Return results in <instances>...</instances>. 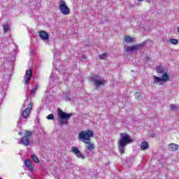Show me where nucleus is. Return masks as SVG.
<instances>
[{
	"instance_id": "obj_31",
	"label": "nucleus",
	"mask_w": 179,
	"mask_h": 179,
	"mask_svg": "<svg viewBox=\"0 0 179 179\" xmlns=\"http://www.w3.org/2000/svg\"><path fill=\"white\" fill-rule=\"evenodd\" d=\"M18 135H20V136L23 135V132L20 131V132L18 133Z\"/></svg>"
},
{
	"instance_id": "obj_22",
	"label": "nucleus",
	"mask_w": 179,
	"mask_h": 179,
	"mask_svg": "<svg viewBox=\"0 0 179 179\" xmlns=\"http://www.w3.org/2000/svg\"><path fill=\"white\" fill-rule=\"evenodd\" d=\"M125 41H126V43H132L134 41V38H132L131 36H126Z\"/></svg>"
},
{
	"instance_id": "obj_25",
	"label": "nucleus",
	"mask_w": 179,
	"mask_h": 179,
	"mask_svg": "<svg viewBox=\"0 0 179 179\" xmlns=\"http://www.w3.org/2000/svg\"><path fill=\"white\" fill-rule=\"evenodd\" d=\"M66 101H71V95L69 94H66L64 97Z\"/></svg>"
},
{
	"instance_id": "obj_18",
	"label": "nucleus",
	"mask_w": 179,
	"mask_h": 179,
	"mask_svg": "<svg viewBox=\"0 0 179 179\" xmlns=\"http://www.w3.org/2000/svg\"><path fill=\"white\" fill-rule=\"evenodd\" d=\"M134 96L137 100H142V94L141 92H135Z\"/></svg>"
},
{
	"instance_id": "obj_6",
	"label": "nucleus",
	"mask_w": 179,
	"mask_h": 179,
	"mask_svg": "<svg viewBox=\"0 0 179 179\" xmlns=\"http://www.w3.org/2000/svg\"><path fill=\"white\" fill-rule=\"evenodd\" d=\"M59 9L62 15H66L71 13V10H69L68 6H66V3L64 1H60L59 3Z\"/></svg>"
},
{
	"instance_id": "obj_19",
	"label": "nucleus",
	"mask_w": 179,
	"mask_h": 179,
	"mask_svg": "<svg viewBox=\"0 0 179 179\" xmlns=\"http://www.w3.org/2000/svg\"><path fill=\"white\" fill-rule=\"evenodd\" d=\"M154 80L155 83H160V82H163L162 78L157 77L156 76H154Z\"/></svg>"
},
{
	"instance_id": "obj_11",
	"label": "nucleus",
	"mask_w": 179,
	"mask_h": 179,
	"mask_svg": "<svg viewBox=\"0 0 179 179\" xmlns=\"http://www.w3.org/2000/svg\"><path fill=\"white\" fill-rule=\"evenodd\" d=\"M39 37L40 38H41V40H43L44 41H47V40L50 38V36L48 35V33H47L45 31H40Z\"/></svg>"
},
{
	"instance_id": "obj_2",
	"label": "nucleus",
	"mask_w": 179,
	"mask_h": 179,
	"mask_svg": "<svg viewBox=\"0 0 179 179\" xmlns=\"http://www.w3.org/2000/svg\"><path fill=\"white\" fill-rule=\"evenodd\" d=\"M120 138L117 142V148L120 155H124L125 153V148L127 145H129V143H132V138H131V136L126 133H120Z\"/></svg>"
},
{
	"instance_id": "obj_13",
	"label": "nucleus",
	"mask_w": 179,
	"mask_h": 179,
	"mask_svg": "<svg viewBox=\"0 0 179 179\" xmlns=\"http://www.w3.org/2000/svg\"><path fill=\"white\" fill-rule=\"evenodd\" d=\"M168 148L169 150H170L171 152H176V150H178L179 146L178 144L171 143L169 145Z\"/></svg>"
},
{
	"instance_id": "obj_23",
	"label": "nucleus",
	"mask_w": 179,
	"mask_h": 179,
	"mask_svg": "<svg viewBox=\"0 0 179 179\" xmlns=\"http://www.w3.org/2000/svg\"><path fill=\"white\" fill-rule=\"evenodd\" d=\"M169 43H171V44L176 45L178 44V41L176 38H171L169 39Z\"/></svg>"
},
{
	"instance_id": "obj_16",
	"label": "nucleus",
	"mask_w": 179,
	"mask_h": 179,
	"mask_svg": "<svg viewBox=\"0 0 179 179\" xmlns=\"http://www.w3.org/2000/svg\"><path fill=\"white\" fill-rule=\"evenodd\" d=\"M141 148L143 150H146L149 148V144L146 141H143L141 144Z\"/></svg>"
},
{
	"instance_id": "obj_28",
	"label": "nucleus",
	"mask_w": 179,
	"mask_h": 179,
	"mask_svg": "<svg viewBox=\"0 0 179 179\" xmlns=\"http://www.w3.org/2000/svg\"><path fill=\"white\" fill-rule=\"evenodd\" d=\"M34 89H36V90H37L38 89V85L36 84L35 87Z\"/></svg>"
},
{
	"instance_id": "obj_3",
	"label": "nucleus",
	"mask_w": 179,
	"mask_h": 179,
	"mask_svg": "<svg viewBox=\"0 0 179 179\" xmlns=\"http://www.w3.org/2000/svg\"><path fill=\"white\" fill-rule=\"evenodd\" d=\"M57 116L58 118H59L57 122L59 125L62 127V125H68V121H69V119L71 117H72V115L71 113H66L61 110V108H58Z\"/></svg>"
},
{
	"instance_id": "obj_10",
	"label": "nucleus",
	"mask_w": 179,
	"mask_h": 179,
	"mask_svg": "<svg viewBox=\"0 0 179 179\" xmlns=\"http://www.w3.org/2000/svg\"><path fill=\"white\" fill-rule=\"evenodd\" d=\"M141 47H142L141 44L132 45V46H127V52H134V51H138V50H139V48H141Z\"/></svg>"
},
{
	"instance_id": "obj_15",
	"label": "nucleus",
	"mask_w": 179,
	"mask_h": 179,
	"mask_svg": "<svg viewBox=\"0 0 179 179\" xmlns=\"http://www.w3.org/2000/svg\"><path fill=\"white\" fill-rule=\"evenodd\" d=\"M3 33H6L10 30V26H9V23H6L3 25Z\"/></svg>"
},
{
	"instance_id": "obj_30",
	"label": "nucleus",
	"mask_w": 179,
	"mask_h": 179,
	"mask_svg": "<svg viewBox=\"0 0 179 179\" xmlns=\"http://www.w3.org/2000/svg\"><path fill=\"white\" fill-rule=\"evenodd\" d=\"M22 107V108H26V104L23 103Z\"/></svg>"
},
{
	"instance_id": "obj_4",
	"label": "nucleus",
	"mask_w": 179,
	"mask_h": 179,
	"mask_svg": "<svg viewBox=\"0 0 179 179\" xmlns=\"http://www.w3.org/2000/svg\"><path fill=\"white\" fill-rule=\"evenodd\" d=\"M91 82H92L96 89H99V87H101V86H104L107 83L106 80L103 79V78L97 75L91 76Z\"/></svg>"
},
{
	"instance_id": "obj_21",
	"label": "nucleus",
	"mask_w": 179,
	"mask_h": 179,
	"mask_svg": "<svg viewBox=\"0 0 179 179\" xmlns=\"http://www.w3.org/2000/svg\"><path fill=\"white\" fill-rule=\"evenodd\" d=\"M31 159L35 163H40V160L38 159V157H37V156L32 155Z\"/></svg>"
},
{
	"instance_id": "obj_33",
	"label": "nucleus",
	"mask_w": 179,
	"mask_h": 179,
	"mask_svg": "<svg viewBox=\"0 0 179 179\" xmlns=\"http://www.w3.org/2000/svg\"><path fill=\"white\" fill-rule=\"evenodd\" d=\"M137 1H139L140 2H142V1H143V0H137Z\"/></svg>"
},
{
	"instance_id": "obj_29",
	"label": "nucleus",
	"mask_w": 179,
	"mask_h": 179,
	"mask_svg": "<svg viewBox=\"0 0 179 179\" xmlns=\"http://www.w3.org/2000/svg\"><path fill=\"white\" fill-rule=\"evenodd\" d=\"M30 54H31V55H34V51L31 50V51H30Z\"/></svg>"
},
{
	"instance_id": "obj_26",
	"label": "nucleus",
	"mask_w": 179,
	"mask_h": 179,
	"mask_svg": "<svg viewBox=\"0 0 179 179\" xmlns=\"http://www.w3.org/2000/svg\"><path fill=\"white\" fill-rule=\"evenodd\" d=\"M47 120H54V114L51 113L46 117Z\"/></svg>"
},
{
	"instance_id": "obj_9",
	"label": "nucleus",
	"mask_w": 179,
	"mask_h": 179,
	"mask_svg": "<svg viewBox=\"0 0 179 179\" xmlns=\"http://www.w3.org/2000/svg\"><path fill=\"white\" fill-rule=\"evenodd\" d=\"M32 75H33V71H31V70L27 71L25 76H24V83H25V85L29 84V82H30V79H31Z\"/></svg>"
},
{
	"instance_id": "obj_32",
	"label": "nucleus",
	"mask_w": 179,
	"mask_h": 179,
	"mask_svg": "<svg viewBox=\"0 0 179 179\" xmlns=\"http://www.w3.org/2000/svg\"><path fill=\"white\" fill-rule=\"evenodd\" d=\"M83 59H86V57L85 56H82Z\"/></svg>"
},
{
	"instance_id": "obj_17",
	"label": "nucleus",
	"mask_w": 179,
	"mask_h": 179,
	"mask_svg": "<svg viewBox=\"0 0 179 179\" xmlns=\"http://www.w3.org/2000/svg\"><path fill=\"white\" fill-rule=\"evenodd\" d=\"M24 164L25 166L28 167V169H33V166L31 165V161H30V159H25Z\"/></svg>"
},
{
	"instance_id": "obj_24",
	"label": "nucleus",
	"mask_w": 179,
	"mask_h": 179,
	"mask_svg": "<svg viewBox=\"0 0 179 179\" xmlns=\"http://www.w3.org/2000/svg\"><path fill=\"white\" fill-rule=\"evenodd\" d=\"M99 59H106L107 58V53H103L99 55Z\"/></svg>"
},
{
	"instance_id": "obj_12",
	"label": "nucleus",
	"mask_w": 179,
	"mask_h": 179,
	"mask_svg": "<svg viewBox=\"0 0 179 179\" xmlns=\"http://www.w3.org/2000/svg\"><path fill=\"white\" fill-rule=\"evenodd\" d=\"M155 71L157 73H161V75H163V73H166L168 71L167 70H166V68L161 66H157L155 68Z\"/></svg>"
},
{
	"instance_id": "obj_27",
	"label": "nucleus",
	"mask_w": 179,
	"mask_h": 179,
	"mask_svg": "<svg viewBox=\"0 0 179 179\" xmlns=\"http://www.w3.org/2000/svg\"><path fill=\"white\" fill-rule=\"evenodd\" d=\"M36 92H37V90L35 88H33L32 90L31 91V94H35Z\"/></svg>"
},
{
	"instance_id": "obj_14",
	"label": "nucleus",
	"mask_w": 179,
	"mask_h": 179,
	"mask_svg": "<svg viewBox=\"0 0 179 179\" xmlns=\"http://www.w3.org/2000/svg\"><path fill=\"white\" fill-rule=\"evenodd\" d=\"M162 82H169L170 80V76H169V71H166V73H164L161 78Z\"/></svg>"
},
{
	"instance_id": "obj_5",
	"label": "nucleus",
	"mask_w": 179,
	"mask_h": 179,
	"mask_svg": "<svg viewBox=\"0 0 179 179\" xmlns=\"http://www.w3.org/2000/svg\"><path fill=\"white\" fill-rule=\"evenodd\" d=\"M31 135H33V131L27 130L24 136L20 141V145H23V146H29V145H30V138H31Z\"/></svg>"
},
{
	"instance_id": "obj_34",
	"label": "nucleus",
	"mask_w": 179,
	"mask_h": 179,
	"mask_svg": "<svg viewBox=\"0 0 179 179\" xmlns=\"http://www.w3.org/2000/svg\"><path fill=\"white\" fill-rule=\"evenodd\" d=\"M4 41H6V38H5Z\"/></svg>"
},
{
	"instance_id": "obj_1",
	"label": "nucleus",
	"mask_w": 179,
	"mask_h": 179,
	"mask_svg": "<svg viewBox=\"0 0 179 179\" xmlns=\"http://www.w3.org/2000/svg\"><path fill=\"white\" fill-rule=\"evenodd\" d=\"M92 136H93V131L92 130L81 131L78 134V140L86 145L85 153H86L87 156H89L90 153H93L94 150V144L90 142V138H92Z\"/></svg>"
},
{
	"instance_id": "obj_8",
	"label": "nucleus",
	"mask_w": 179,
	"mask_h": 179,
	"mask_svg": "<svg viewBox=\"0 0 179 179\" xmlns=\"http://www.w3.org/2000/svg\"><path fill=\"white\" fill-rule=\"evenodd\" d=\"M71 153H73L78 159H82L83 160L86 159V156L77 147H71Z\"/></svg>"
},
{
	"instance_id": "obj_7",
	"label": "nucleus",
	"mask_w": 179,
	"mask_h": 179,
	"mask_svg": "<svg viewBox=\"0 0 179 179\" xmlns=\"http://www.w3.org/2000/svg\"><path fill=\"white\" fill-rule=\"evenodd\" d=\"M31 108H33V103H30L27 108H25L22 113V118H24L25 120H27V117L30 116V114L31 113Z\"/></svg>"
},
{
	"instance_id": "obj_35",
	"label": "nucleus",
	"mask_w": 179,
	"mask_h": 179,
	"mask_svg": "<svg viewBox=\"0 0 179 179\" xmlns=\"http://www.w3.org/2000/svg\"><path fill=\"white\" fill-rule=\"evenodd\" d=\"M82 1H85V0H82Z\"/></svg>"
},
{
	"instance_id": "obj_20",
	"label": "nucleus",
	"mask_w": 179,
	"mask_h": 179,
	"mask_svg": "<svg viewBox=\"0 0 179 179\" xmlns=\"http://www.w3.org/2000/svg\"><path fill=\"white\" fill-rule=\"evenodd\" d=\"M170 109L172 111H177V110H178V106H177L176 105H174V104H171Z\"/></svg>"
}]
</instances>
